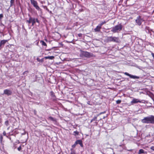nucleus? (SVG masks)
<instances>
[{
    "label": "nucleus",
    "mask_w": 154,
    "mask_h": 154,
    "mask_svg": "<svg viewBox=\"0 0 154 154\" xmlns=\"http://www.w3.org/2000/svg\"><path fill=\"white\" fill-rule=\"evenodd\" d=\"M141 122L143 123L154 124V116L151 115L144 117L141 120Z\"/></svg>",
    "instance_id": "nucleus-1"
},
{
    "label": "nucleus",
    "mask_w": 154,
    "mask_h": 154,
    "mask_svg": "<svg viewBox=\"0 0 154 154\" xmlns=\"http://www.w3.org/2000/svg\"><path fill=\"white\" fill-rule=\"evenodd\" d=\"M122 28L121 24L117 25L112 28L111 31L113 32H119L121 31Z\"/></svg>",
    "instance_id": "nucleus-2"
},
{
    "label": "nucleus",
    "mask_w": 154,
    "mask_h": 154,
    "mask_svg": "<svg viewBox=\"0 0 154 154\" xmlns=\"http://www.w3.org/2000/svg\"><path fill=\"white\" fill-rule=\"evenodd\" d=\"M80 55L82 57L87 58L91 57L94 56L92 53L82 51H81Z\"/></svg>",
    "instance_id": "nucleus-3"
},
{
    "label": "nucleus",
    "mask_w": 154,
    "mask_h": 154,
    "mask_svg": "<svg viewBox=\"0 0 154 154\" xmlns=\"http://www.w3.org/2000/svg\"><path fill=\"white\" fill-rule=\"evenodd\" d=\"M12 94V91L9 89H5L4 90L2 95H5L7 96H9Z\"/></svg>",
    "instance_id": "nucleus-4"
},
{
    "label": "nucleus",
    "mask_w": 154,
    "mask_h": 154,
    "mask_svg": "<svg viewBox=\"0 0 154 154\" xmlns=\"http://www.w3.org/2000/svg\"><path fill=\"white\" fill-rule=\"evenodd\" d=\"M135 21L137 25L140 26L141 25L142 22L143 21V20L141 18L140 16H139L137 17Z\"/></svg>",
    "instance_id": "nucleus-5"
},
{
    "label": "nucleus",
    "mask_w": 154,
    "mask_h": 154,
    "mask_svg": "<svg viewBox=\"0 0 154 154\" xmlns=\"http://www.w3.org/2000/svg\"><path fill=\"white\" fill-rule=\"evenodd\" d=\"M124 73L126 75L129 76L131 78L134 79H138L140 78L139 77V76L131 75L127 72H125Z\"/></svg>",
    "instance_id": "nucleus-6"
},
{
    "label": "nucleus",
    "mask_w": 154,
    "mask_h": 154,
    "mask_svg": "<svg viewBox=\"0 0 154 154\" xmlns=\"http://www.w3.org/2000/svg\"><path fill=\"white\" fill-rule=\"evenodd\" d=\"M7 40H2L0 42V50L4 47L5 44L7 42Z\"/></svg>",
    "instance_id": "nucleus-7"
},
{
    "label": "nucleus",
    "mask_w": 154,
    "mask_h": 154,
    "mask_svg": "<svg viewBox=\"0 0 154 154\" xmlns=\"http://www.w3.org/2000/svg\"><path fill=\"white\" fill-rule=\"evenodd\" d=\"M141 101L137 99L134 98L131 101V103L132 104L136 103H141Z\"/></svg>",
    "instance_id": "nucleus-8"
},
{
    "label": "nucleus",
    "mask_w": 154,
    "mask_h": 154,
    "mask_svg": "<svg viewBox=\"0 0 154 154\" xmlns=\"http://www.w3.org/2000/svg\"><path fill=\"white\" fill-rule=\"evenodd\" d=\"M50 94L51 97L52 98L53 100H55L56 99V97L54 92L51 91L50 92Z\"/></svg>",
    "instance_id": "nucleus-9"
},
{
    "label": "nucleus",
    "mask_w": 154,
    "mask_h": 154,
    "mask_svg": "<svg viewBox=\"0 0 154 154\" xmlns=\"http://www.w3.org/2000/svg\"><path fill=\"white\" fill-rule=\"evenodd\" d=\"M101 27L99 25L97 26L96 28L94 29V30L95 32H99L100 31Z\"/></svg>",
    "instance_id": "nucleus-10"
},
{
    "label": "nucleus",
    "mask_w": 154,
    "mask_h": 154,
    "mask_svg": "<svg viewBox=\"0 0 154 154\" xmlns=\"http://www.w3.org/2000/svg\"><path fill=\"white\" fill-rule=\"evenodd\" d=\"M108 40L109 41H112L117 43H119L120 42L119 39H108Z\"/></svg>",
    "instance_id": "nucleus-11"
},
{
    "label": "nucleus",
    "mask_w": 154,
    "mask_h": 154,
    "mask_svg": "<svg viewBox=\"0 0 154 154\" xmlns=\"http://www.w3.org/2000/svg\"><path fill=\"white\" fill-rule=\"evenodd\" d=\"M77 144H79L80 146L82 147H83V145L82 143V141L81 140H77L76 141Z\"/></svg>",
    "instance_id": "nucleus-12"
},
{
    "label": "nucleus",
    "mask_w": 154,
    "mask_h": 154,
    "mask_svg": "<svg viewBox=\"0 0 154 154\" xmlns=\"http://www.w3.org/2000/svg\"><path fill=\"white\" fill-rule=\"evenodd\" d=\"M48 119L51 120L52 121H53L54 122H57V120L56 119L54 118H53V117L51 116H49L48 117Z\"/></svg>",
    "instance_id": "nucleus-13"
},
{
    "label": "nucleus",
    "mask_w": 154,
    "mask_h": 154,
    "mask_svg": "<svg viewBox=\"0 0 154 154\" xmlns=\"http://www.w3.org/2000/svg\"><path fill=\"white\" fill-rule=\"evenodd\" d=\"M44 58L45 59H49L50 60H53L54 58V56H47V57H45Z\"/></svg>",
    "instance_id": "nucleus-14"
},
{
    "label": "nucleus",
    "mask_w": 154,
    "mask_h": 154,
    "mask_svg": "<svg viewBox=\"0 0 154 154\" xmlns=\"http://www.w3.org/2000/svg\"><path fill=\"white\" fill-rule=\"evenodd\" d=\"M31 4L33 6L34 5L37 4V2L34 0H30Z\"/></svg>",
    "instance_id": "nucleus-15"
},
{
    "label": "nucleus",
    "mask_w": 154,
    "mask_h": 154,
    "mask_svg": "<svg viewBox=\"0 0 154 154\" xmlns=\"http://www.w3.org/2000/svg\"><path fill=\"white\" fill-rule=\"evenodd\" d=\"M33 6L38 11H40L41 10L40 8L39 7L38 5V4H36L35 5H33Z\"/></svg>",
    "instance_id": "nucleus-16"
},
{
    "label": "nucleus",
    "mask_w": 154,
    "mask_h": 154,
    "mask_svg": "<svg viewBox=\"0 0 154 154\" xmlns=\"http://www.w3.org/2000/svg\"><path fill=\"white\" fill-rule=\"evenodd\" d=\"M31 23H32V26H33L34 24L35 23V19L34 18L32 17Z\"/></svg>",
    "instance_id": "nucleus-17"
},
{
    "label": "nucleus",
    "mask_w": 154,
    "mask_h": 154,
    "mask_svg": "<svg viewBox=\"0 0 154 154\" xmlns=\"http://www.w3.org/2000/svg\"><path fill=\"white\" fill-rule=\"evenodd\" d=\"M65 42H66L68 43H72L73 44H74L75 41L74 40V39H73L71 41H67V40H65L64 41Z\"/></svg>",
    "instance_id": "nucleus-18"
},
{
    "label": "nucleus",
    "mask_w": 154,
    "mask_h": 154,
    "mask_svg": "<svg viewBox=\"0 0 154 154\" xmlns=\"http://www.w3.org/2000/svg\"><path fill=\"white\" fill-rule=\"evenodd\" d=\"M144 151L142 149H140L138 153V154H141V153H145Z\"/></svg>",
    "instance_id": "nucleus-19"
},
{
    "label": "nucleus",
    "mask_w": 154,
    "mask_h": 154,
    "mask_svg": "<svg viewBox=\"0 0 154 154\" xmlns=\"http://www.w3.org/2000/svg\"><path fill=\"white\" fill-rule=\"evenodd\" d=\"M44 58H42L41 59H40L38 58H37V60L38 61L40 62L41 63H42L44 62Z\"/></svg>",
    "instance_id": "nucleus-20"
},
{
    "label": "nucleus",
    "mask_w": 154,
    "mask_h": 154,
    "mask_svg": "<svg viewBox=\"0 0 154 154\" xmlns=\"http://www.w3.org/2000/svg\"><path fill=\"white\" fill-rule=\"evenodd\" d=\"M71 152L70 154H76L75 151L72 148L71 149Z\"/></svg>",
    "instance_id": "nucleus-21"
},
{
    "label": "nucleus",
    "mask_w": 154,
    "mask_h": 154,
    "mask_svg": "<svg viewBox=\"0 0 154 154\" xmlns=\"http://www.w3.org/2000/svg\"><path fill=\"white\" fill-rule=\"evenodd\" d=\"M40 43L42 44V45L45 46H47V45H46V43L44 41H41Z\"/></svg>",
    "instance_id": "nucleus-22"
},
{
    "label": "nucleus",
    "mask_w": 154,
    "mask_h": 154,
    "mask_svg": "<svg viewBox=\"0 0 154 154\" xmlns=\"http://www.w3.org/2000/svg\"><path fill=\"white\" fill-rule=\"evenodd\" d=\"M32 17H30L29 18V20H26V22H27L29 24H30L31 23Z\"/></svg>",
    "instance_id": "nucleus-23"
},
{
    "label": "nucleus",
    "mask_w": 154,
    "mask_h": 154,
    "mask_svg": "<svg viewBox=\"0 0 154 154\" xmlns=\"http://www.w3.org/2000/svg\"><path fill=\"white\" fill-rule=\"evenodd\" d=\"M79 134V132L77 131H74L73 132V135L76 136V135H78Z\"/></svg>",
    "instance_id": "nucleus-24"
},
{
    "label": "nucleus",
    "mask_w": 154,
    "mask_h": 154,
    "mask_svg": "<svg viewBox=\"0 0 154 154\" xmlns=\"http://www.w3.org/2000/svg\"><path fill=\"white\" fill-rule=\"evenodd\" d=\"M106 23V22L105 21H104L103 22H102L101 23L99 24V25L101 27V26L104 24H105Z\"/></svg>",
    "instance_id": "nucleus-25"
},
{
    "label": "nucleus",
    "mask_w": 154,
    "mask_h": 154,
    "mask_svg": "<svg viewBox=\"0 0 154 154\" xmlns=\"http://www.w3.org/2000/svg\"><path fill=\"white\" fill-rule=\"evenodd\" d=\"M77 142L76 141L75 142L74 144L72 146V148H74L75 147L76 145H77Z\"/></svg>",
    "instance_id": "nucleus-26"
},
{
    "label": "nucleus",
    "mask_w": 154,
    "mask_h": 154,
    "mask_svg": "<svg viewBox=\"0 0 154 154\" xmlns=\"http://www.w3.org/2000/svg\"><path fill=\"white\" fill-rule=\"evenodd\" d=\"M87 103L88 104L90 105H92L93 104V103L90 101H88L87 102Z\"/></svg>",
    "instance_id": "nucleus-27"
},
{
    "label": "nucleus",
    "mask_w": 154,
    "mask_h": 154,
    "mask_svg": "<svg viewBox=\"0 0 154 154\" xmlns=\"http://www.w3.org/2000/svg\"><path fill=\"white\" fill-rule=\"evenodd\" d=\"M5 125L8 126L9 125V121L8 120L6 121L5 123Z\"/></svg>",
    "instance_id": "nucleus-28"
},
{
    "label": "nucleus",
    "mask_w": 154,
    "mask_h": 154,
    "mask_svg": "<svg viewBox=\"0 0 154 154\" xmlns=\"http://www.w3.org/2000/svg\"><path fill=\"white\" fill-rule=\"evenodd\" d=\"M121 102V100H118L116 101V103L117 104H120Z\"/></svg>",
    "instance_id": "nucleus-29"
},
{
    "label": "nucleus",
    "mask_w": 154,
    "mask_h": 154,
    "mask_svg": "<svg viewBox=\"0 0 154 154\" xmlns=\"http://www.w3.org/2000/svg\"><path fill=\"white\" fill-rule=\"evenodd\" d=\"M14 0H11L10 1L11 3V6L13 5V4L14 3Z\"/></svg>",
    "instance_id": "nucleus-30"
},
{
    "label": "nucleus",
    "mask_w": 154,
    "mask_h": 154,
    "mask_svg": "<svg viewBox=\"0 0 154 154\" xmlns=\"http://www.w3.org/2000/svg\"><path fill=\"white\" fill-rule=\"evenodd\" d=\"M97 116H95L92 119V120L93 121H97Z\"/></svg>",
    "instance_id": "nucleus-31"
},
{
    "label": "nucleus",
    "mask_w": 154,
    "mask_h": 154,
    "mask_svg": "<svg viewBox=\"0 0 154 154\" xmlns=\"http://www.w3.org/2000/svg\"><path fill=\"white\" fill-rule=\"evenodd\" d=\"M3 139V137L2 135H1L0 137V141L1 142H2Z\"/></svg>",
    "instance_id": "nucleus-32"
},
{
    "label": "nucleus",
    "mask_w": 154,
    "mask_h": 154,
    "mask_svg": "<svg viewBox=\"0 0 154 154\" xmlns=\"http://www.w3.org/2000/svg\"><path fill=\"white\" fill-rule=\"evenodd\" d=\"M22 149V147L21 146L17 148V150L19 151H20Z\"/></svg>",
    "instance_id": "nucleus-33"
},
{
    "label": "nucleus",
    "mask_w": 154,
    "mask_h": 154,
    "mask_svg": "<svg viewBox=\"0 0 154 154\" xmlns=\"http://www.w3.org/2000/svg\"><path fill=\"white\" fill-rule=\"evenodd\" d=\"M12 132H14V133H15L16 134H18V132H17L16 130H13Z\"/></svg>",
    "instance_id": "nucleus-34"
},
{
    "label": "nucleus",
    "mask_w": 154,
    "mask_h": 154,
    "mask_svg": "<svg viewBox=\"0 0 154 154\" xmlns=\"http://www.w3.org/2000/svg\"><path fill=\"white\" fill-rule=\"evenodd\" d=\"M54 48H55L54 47H52L51 48L47 49H46L45 50H46V51H49L51 50L52 49H53Z\"/></svg>",
    "instance_id": "nucleus-35"
},
{
    "label": "nucleus",
    "mask_w": 154,
    "mask_h": 154,
    "mask_svg": "<svg viewBox=\"0 0 154 154\" xmlns=\"http://www.w3.org/2000/svg\"><path fill=\"white\" fill-rule=\"evenodd\" d=\"M3 135L5 136H7L6 135V132L5 131H4L3 132Z\"/></svg>",
    "instance_id": "nucleus-36"
},
{
    "label": "nucleus",
    "mask_w": 154,
    "mask_h": 154,
    "mask_svg": "<svg viewBox=\"0 0 154 154\" xmlns=\"http://www.w3.org/2000/svg\"><path fill=\"white\" fill-rule=\"evenodd\" d=\"M105 112H106L105 111H104V112H100L99 114H98V115H97V116H99V115H101V114H102L104 113H105Z\"/></svg>",
    "instance_id": "nucleus-37"
},
{
    "label": "nucleus",
    "mask_w": 154,
    "mask_h": 154,
    "mask_svg": "<svg viewBox=\"0 0 154 154\" xmlns=\"http://www.w3.org/2000/svg\"><path fill=\"white\" fill-rule=\"evenodd\" d=\"M151 149L154 151V146H152L151 147Z\"/></svg>",
    "instance_id": "nucleus-38"
},
{
    "label": "nucleus",
    "mask_w": 154,
    "mask_h": 154,
    "mask_svg": "<svg viewBox=\"0 0 154 154\" xmlns=\"http://www.w3.org/2000/svg\"><path fill=\"white\" fill-rule=\"evenodd\" d=\"M151 55L152 56V57H153V58L154 59V53L153 52L151 53Z\"/></svg>",
    "instance_id": "nucleus-39"
},
{
    "label": "nucleus",
    "mask_w": 154,
    "mask_h": 154,
    "mask_svg": "<svg viewBox=\"0 0 154 154\" xmlns=\"http://www.w3.org/2000/svg\"><path fill=\"white\" fill-rule=\"evenodd\" d=\"M26 47L27 48H31L30 46V45H26Z\"/></svg>",
    "instance_id": "nucleus-40"
},
{
    "label": "nucleus",
    "mask_w": 154,
    "mask_h": 154,
    "mask_svg": "<svg viewBox=\"0 0 154 154\" xmlns=\"http://www.w3.org/2000/svg\"><path fill=\"white\" fill-rule=\"evenodd\" d=\"M37 22V23H39V21L37 19H35V22Z\"/></svg>",
    "instance_id": "nucleus-41"
},
{
    "label": "nucleus",
    "mask_w": 154,
    "mask_h": 154,
    "mask_svg": "<svg viewBox=\"0 0 154 154\" xmlns=\"http://www.w3.org/2000/svg\"><path fill=\"white\" fill-rule=\"evenodd\" d=\"M7 137L10 140H11V137H9L8 136H7Z\"/></svg>",
    "instance_id": "nucleus-42"
},
{
    "label": "nucleus",
    "mask_w": 154,
    "mask_h": 154,
    "mask_svg": "<svg viewBox=\"0 0 154 154\" xmlns=\"http://www.w3.org/2000/svg\"><path fill=\"white\" fill-rule=\"evenodd\" d=\"M82 35V34H78V35L79 37H80Z\"/></svg>",
    "instance_id": "nucleus-43"
},
{
    "label": "nucleus",
    "mask_w": 154,
    "mask_h": 154,
    "mask_svg": "<svg viewBox=\"0 0 154 154\" xmlns=\"http://www.w3.org/2000/svg\"><path fill=\"white\" fill-rule=\"evenodd\" d=\"M25 134H26V133L24 132L23 133L21 134H22V135H25Z\"/></svg>",
    "instance_id": "nucleus-44"
},
{
    "label": "nucleus",
    "mask_w": 154,
    "mask_h": 154,
    "mask_svg": "<svg viewBox=\"0 0 154 154\" xmlns=\"http://www.w3.org/2000/svg\"><path fill=\"white\" fill-rule=\"evenodd\" d=\"M3 17V16L2 14H0V17Z\"/></svg>",
    "instance_id": "nucleus-45"
},
{
    "label": "nucleus",
    "mask_w": 154,
    "mask_h": 154,
    "mask_svg": "<svg viewBox=\"0 0 154 154\" xmlns=\"http://www.w3.org/2000/svg\"><path fill=\"white\" fill-rule=\"evenodd\" d=\"M93 121L92 120V119L91 120V122H93Z\"/></svg>",
    "instance_id": "nucleus-46"
},
{
    "label": "nucleus",
    "mask_w": 154,
    "mask_h": 154,
    "mask_svg": "<svg viewBox=\"0 0 154 154\" xmlns=\"http://www.w3.org/2000/svg\"><path fill=\"white\" fill-rule=\"evenodd\" d=\"M60 45H62V46H63V45L62 43H61Z\"/></svg>",
    "instance_id": "nucleus-47"
},
{
    "label": "nucleus",
    "mask_w": 154,
    "mask_h": 154,
    "mask_svg": "<svg viewBox=\"0 0 154 154\" xmlns=\"http://www.w3.org/2000/svg\"><path fill=\"white\" fill-rule=\"evenodd\" d=\"M1 118H0V123H1Z\"/></svg>",
    "instance_id": "nucleus-48"
},
{
    "label": "nucleus",
    "mask_w": 154,
    "mask_h": 154,
    "mask_svg": "<svg viewBox=\"0 0 154 154\" xmlns=\"http://www.w3.org/2000/svg\"><path fill=\"white\" fill-rule=\"evenodd\" d=\"M9 128H10V127H8L7 128V129H8V130L9 129Z\"/></svg>",
    "instance_id": "nucleus-49"
},
{
    "label": "nucleus",
    "mask_w": 154,
    "mask_h": 154,
    "mask_svg": "<svg viewBox=\"0 0 154 154\" xmlns=\"http://www.w3.org/2000/svg\"><path fill=\"white\" fill-rule=\"evenodd\" d=\"M95 123L96 124H97V123L96 122H95Z\"/></svg>",
    "instance_id": "nucleus-50"
},
{
    "label": "nucleus",
    "mask_w": 154,
    "mask_h": 154,
    "mask_svg": "<svg viewBox=\"0 0 154 154\" xmlns=\"http://www.w3.org/2000/svg\"><path fill=\"white\" fill-rule=\"evenodd\" d=\"M27 72V71H25V72H24V73H25V72Z\"/></svg>",
    "instance_id": "nucleus-51"
},
{
    "label": "nucleus",
    "mask_w": 154,
    "mask_h": 154,
    "mask_svg": "<svg viewBox=\"0 0 154 154\" xmlns=\"http://www.w3.org/2000/svg\"><path fill=\"white\" fill-rule=\"evenodd\" d=\"M105 118V117H103V119H104V118Z\"/></svg>",
    "instance_id": "nucleus-52"
}]
</instances>
